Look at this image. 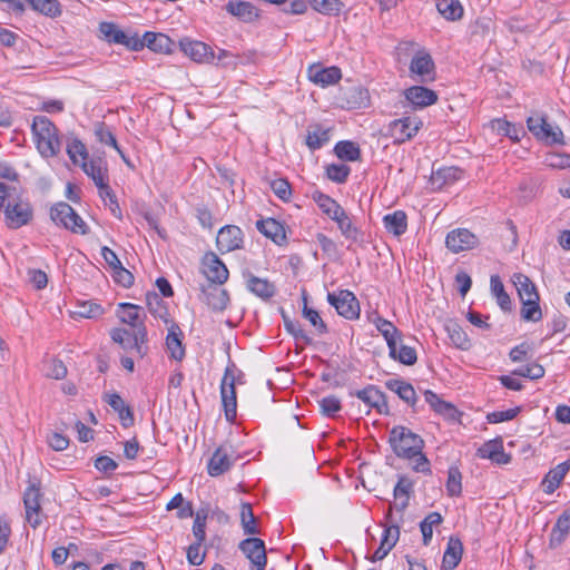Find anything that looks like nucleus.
Listing matches in <instances>:
<instances>
[{
    "instance_id": "obj_1",
    "label": "nucleus",
    "mask_w": 570,
    "mask_h": 570,
    "mask_svg": "<svg viewBox=\"0 0 570 570\" xmlns=\"http://www.w3.org/2000/svg\"><path fill=\"white\" fill-rule=\"evenodd\" d=\"M16 187L0 181V210H3L8 227L17 229L27 225L32 218V207L28 202L13 196Z\"/></svg>"
},
{
    "instance_id": "obj_2",
    "label": "nucleus",
    "mask_w": 570,
    "mask_h": 570,
    "mask_svg": "<svg viewBox=\"0 0 570 570\" xmlns=\"http://www.w3.org/2000/svg\"><path fill=\"white\" fill-rule=\"evenodd\" d=\"M389 444L397 458L412 460L423 450L424 440L409 428L395 425L390 431Z\"/></svg>"
},
{
    "instance_id": "obj_3",
    "label": "nucleus",
    "mask_w": 570,
    "mask_h": 570,
    "mask_svg": "<svg viewBox=\"0 0 570 570\" xmlns=\"http://www.w3.org/2000/svg\"><path fill=\"white\" fill-rule=\"evenodd\" d=\"M110 337L125 351H135L140 358L148 354V337L145 325H138V331L124 327L112 328L110 331Z\"/></svg>"
},
{
    "instance_id": "obj_4",
    "label": "nucleus",
    "mask_w": 570,
    "mask_h": 570,
    "mask_svg": "<svg viewBox=\"0 0 570 570\" xmlns=\"http://www.w3.org/2000/svg\"><path fill=\"white\" fill-rule=\"evenodd\" d=\"M50 218L56 225L75 234H89V227L85 220L65 202H59L50 208Z\"/></svg>"
},
{
    "instance_id": "obj_5",
    "label": "nucleus",
    "mask_w": 570,
    "mask_h": 570,
    "mask_svg": "<svg viewBox=\"0 0 570 570\" xmlns=\"http://www.w3.org/2000/svg\"><path fill=\"white\" fill-rule=\"evenodd\" d=\"M527 126L538 140L547 145L564 144L562 130L558 126L553 127L550 125L546 117L539 115L530 116L527 119Z\"/></svg>"
},
{
    "instance_id": "obj_6",
    "label": "nucleus",
    "mask_w": 570,
    "mask_h": 570,
    "mask_svg": "<svg viewBox=\"0 0 570 570\" xmlns=\"http://www.w3.org/2000/svg\"><path fill=\"white\" fill-rule=\"evenodd\" d=\"M236 380L230 367H226L220 382V397L226 421L233 423L237 414Z\"/></svg>"
},
{
    "instance_id": "obj_7",
    "label": "nucleus",
    "mask_w": 570,
    "mask_h": 570,
    "mask_svg": "<svg viewBox=\"0 0 570 570\" xmlns=\"http://www.w3.org/2000/svg\"><path fill=\"white\" fill-rule=\"evenodd\" d=\"M327 302L346 320H355L360 316V303L348 289H342L337 294L328 293Z\"/></svg>"
},
{
    "instance_id": "obj_8",
    "label": "nucleus",
    "mask_w": 570,
    "mask_h": 570,
    "mask_svg": "<svg viewBox=\"0 0 570 570\" xmlns=\"http://www.w3.org/2000/svg\"><path fill=\"white\" fill-rule=\"evenodd\" d=\"M421 126V120L413 117H403L390 122L387 135L393 138L395 145H401L412 139L417 134Z\"/></svg>"
},
{
    "instance_id": "obj_9",
    "label": "nucleus",
    "mask_w": 570,
    "mask_h": 570,
    "mask_svg": "<svg viewBox=\"0 0 570 570\" xmlns=\"http://www.w3.org/2000/svg\"><path fill=\"white\" fill-rule=\"evenodd\" d=\"M202 272L212 285H223L229 276L226 265L214 252H208L204 255Z\"/></svg>"
},
{
    "instance_id": "obj_10",
    "label": "nucleus",
    "mask_w": 570,
    "mask_h": 570,
    "mask_svg": "<svg viewBox=\"0 0 570 570\" xmlns=\"http://www.w3.org/2000/svg\"><path fill=\"white\" fill-rule=\"evenodd\" d=\"M238 549L250 560L256 570H265L267 564L265 542L255 537H248L242 540Z\"/></svg>"
},
{
    "instance_id": "obj_11",
    "label": "nucleus",
    "mask_w": 570,
    "mask_h": 570,
    "mask_svg": "<svg viewBox=\"0 0 570 570\" xmlns=\"http://www.w3.org/2000/svg\"><path fill=\"white\" fill-rule=\"evenodd\" d=\"M244 233L236 225H226L218 230L216 245L222 253H229L243 247Z\"/></svg>"
},
{
    "instance_id": "obj_12",
    "label": "nucleus",
    "mask_w": 570,
    "mask_h": 570,
    "mask_svg": "<svg viewBox=\"0 0 570 570\" xmlns=\"http://www.w3.org/2000/svg\"><path fill=\"white\" fill-rule=\"evenodd\" d=\"M232 446L220 445L213 453L207 464V471L210 476H219L227 472L235 463Z\"/></svg>"
},
{
    "instance_id": "obj_13",
    "label": "nucleus",
    "mask_w": 570,
    "mask_h": 570,
    "mask_svg": "<svg viewBox=\"0 0 570 570\" xmlns=\"http://www.w3.org/2000/svg\"><path fill=\"white\" fill-rule=\"evenodd\" d=\"M42 497L40 488L35 483L30 484L23 494V503L26 509V519L28 523L36 529L41 523L40 518V498Z\"/></svg>"
},
{
    "instance_id": "obj_14",
    "label": "nucleus",
    "mask_w": 570,
    "mask_h": 570,
    "mask_svg": "<svg viewBox=\"0 0 570 570\" xmlns=\"http://www.w3.org/2000/svg\"><path fill=\"white\" fill-rule=\"evenodd\" d=\"M350 394L352 396L355 395L368 406L376 409L380 414H390L386 395L377 386L370 384L363 390L351 392Z\"/></svg>"
},
{
    "instance_id": "obj_15",
    "label": "nucleus",
    "mask_w": 570,
    "mask_h": 570,
    "mask_svg": "<svg viewBox=\"0 0 570 570\" xmlns=\"http://www.w3.org/2000/svg\"><path fill=\"white\" fill-rule=\"evenodd\" d=\"M478 237L466 228L451 230L445 238V245L452 253L469 250L478 245Z\"/></svg>"
},
{
    "instance_id": "obj_16",
    "label": "nucleus",
    "mask_w": 570,
    "mask_h": 570,
    "mask_svg": "<svg viewBox=\"0 0 570 570\" xmlns=\"http://www.w3.org/2000/svg\"><path fill=\"white\" fill-rule=\"evenodd\" d=\"M179 47L186 56L196 62L208 63L215 60L214 50L205 42L186 38L179 41Z\"/></svg>"
},
{
    "instance_id": "obj_17",
    "label": "nucleus",
    "mask_w": 570,
    "mask_h": 570,
    "mask_svg": "<svg viewBox=\"0 0 570 570\" xmlns=\"http://www.w3.org/2000/svg\"><path fill=\"white\" fill-rule=\"evenodd\" d=\"M404 97L412 106V109H423L438 101V94L424 86H412L404 90Z\"/></svg>"
},
{
    "instance_id": "obj_18",
    "label": "nucleus",
    "mask_w": 570,
    "mask_h": 570,
    "mask_svg": "<svg viewBox=\"0 0 570 570\" xmlns=\"http://www.w3.org/2000/svg\"><path fill=\"white\" fill-rule=\"evenodd\" d=\"M423 394L425 402L436 414L443 416L450 422H458L460 420L461 413L458 411L454 404L442 400L431 390H425Z\"/></svg>"
},
{
    "instance_id": "obj_19",
    "label": "nucleus",
    "mask_w": 570,
    "mask_h": 570,
    "mask_svg": "<svg viewBox=\"0 0 570 570\" xmlns=\"http://www.w3.org/2000/svg\"><path fill=\"white\" fill-rule=\"evenodd\" d=\"M219 285H203L202 286V299L208 305L214 312H223L227 308L229 303V294L226 289L219 288Z\"/></svg>"
},
{
    "instance_id": "obj_20",
    "label": "nucleus",
    "mask_w": 570,
    "mask_h": 570,
    "mask_svg": "<svg viewBox=\"0 0 570 570\" xmlns=\"http://www.w3.org/2000/svg\"><path fill=\"white\" fill-rule=\"evenodd\" d=\"M435 65L431 55L425 50L417 51L410 63V71L421 78V81L433 80Z\"/></svg>"
},
{
    "instance_id": "obj_21",
    "label": "nucleus",
    "mask_w": 570,
    "mask_h": 570,
    "mask_svg": "<svg viewBox=\"0 0 570 570\" xmlns=\"http://www.w3.org/2000/svg\"><path fill=\"white\" fill-rule=\"evenodd\" d=\"M342 107L348 110L365 108L370 104L368 90L362 86H352L342 94Z\"/></svg>"
},
{
    "instance_id": "obj_22",
    "label": "nucleus",
    "mask_w": 570,
    "mask_h": 570,
    "mask_svg": "<svg viewBox=\"0 0 570 570\" xmlns=\"http://www.w3.org/2000/svg\"><path fill=\"white\" fill-rule=\"evenodd\" d=\"M256 228L265 237L272 239L276 245L286 244V229L284 224L275 218H266L256 222Z\"/></svg>"
},
{
    "instance_id": "obj_23",
    "label": "nucleus",
    "mask_w": 570,
    "mask_h": 570,
    "mask_svg": "<svg viewBox=\"0 0 570 570\" xmlns=\"http://www.w3.org/2000/svg\"><path fill=\"white\" fill-rule=\"evenodd\" d=\"M386 389L397 394V396L417 412V396L413 385L404 380L392 379L385 382Z\"/></svg>"
},
{
    "instance_id": "obj_24",
    "label": "nucleus",
    "mask_w": 570,
    "mask_h": 570,
    "mask_svg": "<svg viewBox=\"0 0 570 570\" xmlns=\"http://www.w3.org/2000/svg\"><path fill=\"white\" fill-rule=\"evenodd\" d=\"M225 10L245 23L255 21L259 17V10L250 2L229 0Z\"/></svg>"
},
{
    "instance_id": "obj_25",
    "label": "nucleus",
    "mask_w": 570,
    "mask_h": 570,
    "mask_svg": "<svg viewBox=\"0 0 570 570\" xmlns=\"http://www.w3.org/2000/svg\"><path fill=\"white\" fill-rule=\"evenodd\" d=\"M104 400L115 412L118 413L120 423L124 428H130L134 425V412L131 407L125 403V401L118 393L105 394Z\"/></svg>"
},
{
    "instance_id": "obj_26",
    "label": "nucleus",
    "mask_w": 570,
    "mask_h": 570,
    "mask_svg": "<svg viewBox=\"0 0 570 570\" xmlns=\"http://www.w3.org/2000/svg\"><path fill=\"white\" fill-rule=\"evenodd\" d=\"M478 455L482 459H490L498 464L510 462V455L504 453L503 442L500 438L485 442L478 449Z\"/></svg>"
},
{
    "instance_id": "obj_27",
    "label": "nucleus",
    "mask_w": 570,
    "mask_h": 570,
    "mask_svg": "<svg viewBox=\"0 0 570 570\" xmlns=\"http://www.w3.org/2000/svg\"><path fill=\"white\" fill-rule=\"evenodd\" d=\"M308 77L314 83L324 87L336 83L342 78V73L337 67L323 68L321 66H312L308 69Z\"/></svg>"
},
{
    "instance_id": "obj_28",
    "label": "nucleus",
    "mask_w": 570,
    "mask_h": 570,
    "mask_svg": "<svg viewBox=\"0 0 570 570\" xmlns=\"http://www.w3.org/2000/svg\"><path fill=\"white\" fill-rule=\"evenodd\" d=\"M463 554V544L459 538L450 537L445 552L443 554L441 570L455 569Z\"/></svg>"
},
{
    "instance_id": "obj_29",
    "label": "nucleus",
    "mask_w": 570,
    "mask_h": 570,
    "mask_svg": "<svg viewBox=\"0 0 570 570\" xmlns=\"http://www.w3.org/2000/svg\"><path fill=\"white\" fill-rule=\"evenodd\" d=\"M462 174V169L458 167H443L432 171L430 183L433 189L440 190L444 186L459 180Z\"/></svg>"
},
{
    "instance_id": "obj_30",
    "label": "nucleus",
    "mask_w": 570,
    "mask_h": 570,
    "mask_svg": "<svg viewBox=\"0 0 570 570\" xmlns=\"http://www.w3.org/2000/svg\"><path fill=\"white\" fill-rule=\"evenodd\" d=\"M374 324L377 328V331L383 335V337L386 341L387 347H389V355L394 356L395 353V344L397 340L401 338L402 333L399 331V328L390 321L376 316L374 320Z\"/></svg>"
},
{
    "instance_id": "obj_31",
    "label": "nucleus",
    "mask_w": 570,
    "mask_h": 570,
    "mask_svg": "<svg viewBox=\"0 0 570 570\" xmlns=\"http://www.w3.org/2000/svg\"><path fill=\"white\" fill-rule=\"evenodd\" d=\"M183 332L180 327L173 323L166 337V346L169 355L175 361H181L185 357V346L183 344Z\"/></svg>"
},
{
    "instance_id": "obj_32",
    "label": "nucleus",
    "mask_w": 570,
    "mask_h": 570,
    "mask_svg": "<svg viewBox=\"0 0 570 570\" xmlns=\"http://www.w3.org/2000/svg\"><path fill=\"white\" fill-rule=\"evenodd\" d=\"M313 200L318 205L321 210L327 215L332 220L343 216L345 209L332 197L322 191H314L312 195Z\"/></svg>"
},
{
    "instance_id": "obj_33",
    "label": "nucleus",
    "mask_w": 570,
    "mask_h": 570,
    "mask_svg": "<svg viewBox=\"0 0 570 570\" xmlns=\"http://www.w3.org/2000/svg\"><path fill=\"white\" fill-rule=\"evenodd\" d=\"M247 288L264 301L272 298L276 293V287L273 283L252 274L247 278Z\"/></svg>"
},
{
    "instance_id": "obj_34",
    "label": "nucleus",
    "mask_w": 570,
    "mask_h": 570,
    "mask_svg": "<svg viewBox=\"0 0 570 570\" xmlns=\"http://www.w3.org/2000/svg\"><path fill=\"white\" fill-rule=\"evenodd\" d=\"M145 47L159 53H170L174 41L165 33L147 31L144 33Z\"/></svg>"
},
{
    "instance_id": "obj_35",
    "label": "nucleus",
    "mask_w": 570,
    "mask_h": 570,
    "mask_svg": "<svg viewBox=\"0 0 570 570\" xmlns=\"http://www.w3.org/2000/svg\"><path fill=\"white\" fill-rule=\"evenodd\" d=\"M512 282L517 288L520 301H524L527 298H535L540 299L539 293L534 283L524 274L515 273L512 276Z\"/></svg>"
},
{
    "instance_id": "obj_36",
    "label": "nucleus",
    "mask_w": 570,
    "mask_h": 570,
    "mask_svg": "<svg viewBox=\"0 0 570 570\" xmlns=\"http://www.w3.org/2000/svg\"><path fill=\"white\" fill-rule=\"evenodd\" d=\"M239 518L244 534L255 535L261 533V529L258 527V519L254 515L253 507L250 503H240Z\"/></svg>"
},
{
    "instance_id": "obj_37",
    "label": "nucleus",
    "mask_w": 570,
    "mask_h": 570,
    "mask_svg": "<svg viewBox=\"0 0 570 570\" xmlns=\"http://www.w3.org/2000/svg\"><path fill=\"white\" fill-rule=\"evenodd\" d=\"M383 223L385 229L394 236H401L407 229V216L403 210H395L392 214L385 215Z\"/></svg>"
},
{
    "instance_id": "obj_38",
    "label": "nucleus",
    "mask_w": 570,
    "mask_h": 570,
    "mask_svg": "<svg viewBox=\"0 0 570 570\" xmlns=\"http://www.w3.org/2000/svg\"><path fill=\"white\" fill-rule=\"evenodd\" d=\"M330 140V129L323 128L322 125L315 124L308 127L305 142L311 150L322 148Z\"/></svg>"
},
{
    "instance_id": "obj_39",
    "label": "nucleus",
    "mask_w": 570,
    "mask_h": 570,
    "mask_svg": "<svg viewBox=\"0 0 570 570\" xmlns=\"http://www.w3.org/2000/svg\"><path fill=\"white\" fill-rule=\"evenodd\" d=\"M102 164L101 159L86 160L80 164L83 173L94 180L98 188L104 187L105 175L107 174V168Z\"/></svg>"
},
{
    "instance_id": "obj_40",
    "label": "nucleus",
    "mask_w": 570,
    "mask_h": 570,
    "mask_svg": "<svg viewBox=\"0 0 570 570\" xmlns=\"http://www.w3.org/2000/svg\"><path fill=\"white\" fill-rule=\"evenodd\" d=\"M491 293L497 298V303L503 312H511L512 303L509 294L505 292L503 283L499 275H492L490 279Z\"/></svg>"
},
{
    "instance_id": "obj_41",
    "label": "nucleus",
    "mask_w": 570,
    "mask_h": 570,
    "mask_svg": "<svg viewBox=\"0 0 570 570\" xmlns=\"http://www.w3.org/2000/svg\"><path fill=\"white\" fill-rule=\"evenodd\" d=\"M118 307L122 309L119 318L122 323H126L130 326L129 330L138 331V325H145L140 320V307L138 305L131 303H120Z\"/></svg>"
},
{
    "instance_id": "obj_42",
    "label": "nucleus",
    "mask_w": 570,
    "mask_h": 570,
    "mask_svg": "<svg viewBox=\"0 0 570 570\" xmlns=\"http://www.w3.org/2000/svg\"><path fill=\"white\" fill-rule=\"evenodd\" d=\"M334 222L346 239L363 242V233L352 223L346 212L343 213V216L340 215Z\"/></svg>"
},
{
    "instance_id": "obj_43",
    "label": "nucleus",
    "mask_w": 570,
    "mask_h": 570,
    "mask_svg": "<svg viewBox=\"0 0 570 570\" xmlns=\"http://www.w3.org/2000/svg\"><path fill=\"white\" fill-rule=\"evenodd\" d=\"M335 155L345 161H356L361 157L360 146L351 140H341L334 147Z\"/></svg>"
},
{
    "instance_id": "obj_44",
    "label": "nucleus",
    "mask_w": 570,
    "mask_h": 570,
    "mask_svg": "<svg viewBox=\"0 0 570 570\" xmlns=\"http://www.w3.org/2000/svg\"><path fill=\"white\" fill-rule=\"evenodd\" d=\"M445 330L449 334L451 342L461 350H469L471 347V342L463 331V328L454 321H449L445 324Z\"/></svg>"
},
{
    "instance_id": "obj_45",
    "label": "nucleus",
    "mask_w": 570,
    "mask_h": 570,
    "mask_svg": "<svg viewBox=\"0 0 570 570\" xmlns=\"http://www.w3.org/2000/svg\"><path fill=\"white\" fill-rule=\"evenodd\" d=\"M438 11L448 20L455 21L462 18L463 7L459 0H436Z\"/></svg>"
},
{
    "instance_id": "obj_46",
    "label": "nucleus",
    "mask_w": 570,
    "mask_h": 570,
    "mask_svg": "<svg viewBox=\"0 0 570 570\" xmlns=\"http://www.w3.org/2000/svg\"><path fill=\"white\" fill-rule=\"evenodd\" d=\"M31 130L36 139L58 135L57 127L46 116H36L32 121Z\"/></svg>"
},
{
    "instance_id": "obj_47",
    "label": "nucleus",
    "mask_w": 570,
    "mask_h": 570,
    "mask_svg": "<svg viewBox=\"0 0 570 570\" xmlns=\"http://www.w3.org/2000/svg\"><path fill=\"white\" fill-rule=\"evenodd\" d=\"M146 304L149 312L160 320H164L166 323L168 322V308L165 302L156 292H147L146 293Z\"/></svg>"
},
{
    "instance_id": "obj_48",
    "label": "nucleus",
    "mask_w": 570,
    "mask_h": 570,
    "mask_svg": "<svg viewBox=\"0 0 570 570\" xmlns=\"http://www.w3.org/2000/svg\"><path fill=\"white\" fill-rule=\"evenodd\" d=\"M539 302L540 299H535L534 297L521 301L522 306L520 315L523 321L535 323L542 320V309Z\"/></svg>"
},
{
    "instance_id": "obj_49",
    "label": "nucleus",
    "mask_w": 570,
    "mask_h": 570,
    "mask_svg": "<svg viewBox=\"0 0 570 570\" xmlns=\"http://www.w3.org/2000/svg\"><path fill=\"white\" fill-rule=\"evenodd\" d=\"M303 301H304V306L302 309L303 316L315 327L316 333L318 335L326 334L328 332L327 325L322 320V317L320 316V313L316 309L307 306V295H306L305 291H303Z\"/></svg>"
},
{
    "instance_id": "obj_50",
    "label": "nucleus",
    "mask_w": 570,
    "mask_h": 570,
    "mask_svg": "<svg viewBox=\"0 0 570 570\" xmlns=\"http://www.w3.org/2000/svg\"><path fill=\"white\" fill-rule=\"evenodd\" d=\"M99 31L102 39L110 43L121 45L125 42L126 33L114 22H101L99 24Z\"/></svg>"
},
{
    "instance_id": "obj_51",
    "label": "nucleus",
    "mask_w": 570,
    "mask_h": 570,
    "mask_svg": "<svg viewBox=\"0 0 570 570\" xmlns=\"http://www.w3.org/2000/svg\"><path fill=\"white\" fill-rule=\"evenodd\" d=\"M566 473L558 465L551 469L542 480V488L547 494L553 493L561 484Z\"/></svg>"
},
{
    "instance_id": "obj_52",
    "label": "nucleus",
    "mask_w": 570,
    "mask_h": 570,
    "mask_svg": "<svg viewBox=\"0 0 570 570\" xmlns=\"http://www.w3.org/2000/svg\"><path fill=\"white\" fill-rule=\"evenodd\" d=\"M102 314L104 308L92 301L79 302L76 306V309L72 312L73 316H79L82 318H96Z\"/></svg>"
},
{
    "instance_id": "obj_53",
    "label": "nucleus",
    "mask_w": 570,
    "mask_h": 570,
    "mask_svg": "<svg viewBox=\"0 0 570 570\" xmlns=\"http://www.w3.org/2000/svg\"><path fill=\"white\" fill-rule=\"evenodd\" d=\"M311 7L322 13L327 16H337L342 8L343 2L340 0H308Z\"/></svg>"
},
{
    "instance_id": "obj_54",
    "label": "nucleus",
    "mask_w": 570,
    "mask_h": 570,
    "mask_svg": "<svg viewBox=\"0 0 570 570\" xmlns=\"http://www.w3.org/2000/svg\"><path fill=\"white\" fill-rule=\"evenodd\" d=\"M33 10L48 17H57L61 13L60 4L57 0H26Z\"/></svg>"
},
{
    "instance_id": "obj_55",
    "label": "nucleus",
    "mask_w": 570,
    "mask_h": 570,
    "mask_svg": "<svg viewBox=\"0 0 570 570\" xmlns=\"http://www.w3.org/2000/svg\"><path fill=\"white\" fill-rule=\"evenodd\" d=\"M36 141L38 150L45 157H53L60 150V141L58 135L49 136L48 138H37Z\"/></svg>"
},
{
    "instance_id": "obj_56",
    "label": "nucleus",
    "mask_w": 570,
    "mask_h": 570,
    "mask_svg": "<svg viewBox=\"0 0 570 570\" xmlns=\"http://www.w3.org/2000/svg\"><path fill=\"white\" fill-rule=\"evenodd\" d=\"M95 136L99 142L111 146L114 149L119 150V145L115 135L105 122L100 121L95 125Z\"/></svg>"
},
{
    "instance_id": "obj_57",
    "label": "nucleus",
    "mask_w": 570,
    "mask_h": 570,
    "mask_svg": "<svg viewBox=\"0 0 570 570\" xmlns=\"http://www.w3.org/2000/svg\"><path fill=\"white\" fill-rule=\"evenodd\" d=\"M283 321L285 330L294 336L296 341H303L305 344H312L313 340L305 333L302 328V325L298 321L291 320L287 315L283 313Z\"/></svg>"
},
{
    "instance_id": "obj_58",
    "label": "nucleus",
    "mask_w": 570,
    "mask_h": 570,
    "mask_svg": "<svg viewBox=\"0 0 570 570\" xmlns=\"http://www.w3.org/2000/svg\"><path fill=\"white\" fill-rule=\"evenodd\" d=\"M462 474L456 466H451L448 472L446 491L450 497H459L462 492Z\"/></svg>"
},
{
    "instance_id": "obj_59",
    "label": "nucleus",
    "mask_w": 570,
    "mask_h": 570,
    "mask_svg": "<svg viewBox=\"0 0 570 570\" xmlns=\"http://www.w3.org/2000/svg\"><path fill=\"white\" fill-rule=\"evenodd\" d=\"M391 358L399 361L404 365H413L416 363L417 355L414 347L401 344L397 346L395 344V353L394 356H390Z\"/></svg>"
},
{
    "instance_id": "obj_60",
    "label": "nucleus",
    "mask_w": 570,
    "mask_h": 570,
    "mask_svg": "<svg viewBox=\"0 0 570 570\" xmlns=\"http://www.w3.org/2000/svg\"><path fill=\"white\" fill-rule=\"evenodd\" d=\"M385 519L387 523L384 524V532L382 539L383 541L390 542L392 546H395L400 537V525L397 523L392 522V507L389 508Z\"/></svg>"
},
{
    "instance_id": "obj_61",
    "label": "nucleus",
    "mask_w": 570,
    "mask_h": 570,
    "mask_svg": "<svg viewBox=\"0 0 570 570\" xmlns=\"http://www.w3.org/2000/svg\"><path fill=\"white\" fill-rule=\"evenodd\" d=\"M544 367L541 364L533 362L514 370L512 373L530 380H538L544 376Z\"/></svg>"
},
{
    "instance_id": "obj_62",
    "label": "nucleus",
    "mask_w": 570,
    "mask_h": 570,
    "mask_svg": "<svg viewBox=\"0 0 570 570\" xmlns=\"http://www.w3.org/2000/svg\"><path fill=\"white\" fill-rule=\"evenodd\" d=\"M67 154L75 165L79 164L77 156H80L82 158V161H86L88 158L87 148L85 144L78 138H73L70 142H68Z\"/></svg>"
},
{
    "instance_id": "obj_63",
    "label": "nucleus",
    "mask_w": 570,
    "mask_h": 570,
    "mask_svg": "<svg viewBox=\"0 0 570 570\" xmlns=\"http://www.w3.org/2000/svg\"><path fill=\"white\" fill-rule=\"evenodd\" d=\"M271 188L274 194L283 202H289L292 197V187L287 179L278 178L271 181Z\"/></svg>"
},
{
    "instance_id": "obj_64",
    "label": "nucleus",
    "mask_w": 570,
    "mask_h": 570,
    "mask_svg": "<svg viewBox=\"0 0 570 570\" xmlns=\"http://www.w3.org/2000/svg\"><path fill=\"white\" fill-rule=\"evenodd\" d=\"M414 483L405 475H399V480L393 489V497L399 500L403 497L410 498L413 493Z\"/></svg>"
}]
</instances>
